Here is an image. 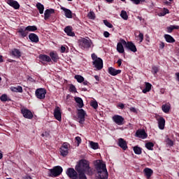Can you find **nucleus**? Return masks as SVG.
<instances>
[{
    "mask_svg": "<svg viewBox=\"0 0 179 179\" xmlns=\"http://www.w3.org/2000/svg\"><path fill=\"white\" fill-rule=\"evenodd\" d=\"M95 169L98 174L99 179H108V173L106 169V164H103V161L97 159L95 164Z\"/></svg>",
    "mask_w": 179,
    "mask_h": 179,
    "instance_id": "nucleus-1",
    "label": "nucleus"
},
{
    "mask_svg": "<svg viewBox=\"0 0 179 179\" xmlns=\"http://www.w3.org/2000/svg\"><path fill=\"white\" fill-rule=\"evenodd\" d=\"M76 171L77 173H85V174H91L92 169L90 166L89 161L87 159H80L78 164L76 165Z\"/></svg>",
    "mask_w": 179,
    "mask_h": 179,
    "instance_id": "nucleus-2",
    "label": "nucleus"
},
{
    "mask_svg": "<svg viewBox=\"0 0 179 179\" xmlns=\"http://www.w3.org/2000/svg\"><path fill=\"white\" fill-rule=\"evenodd\" d=\"M63 169L62 166H54L52 169H49L48 176L49 177H58L62 174Z\"/></svg>",
    "mask_w": 179,
    "mask_h": 179,
    "instance_id": "nucleus-3",
    "label": "nucleus"
},
{
    "mask_svg": "<svg viewBox=\"0 0 179 179\" xmlns=\"http://www.w3.org/2000/svg\"><path fill=\"white\" fill-rule=\"evenodd\" d=\"M122 43L123 45V46H124V48L128 50H130L132 52H137V48L136 45L132 43L131 41H126L124 39H122Z\"/></svg>",
    "mask_w": 179,
    "mask_h": 179,
    "instance_id": "nucleus-4",
    "label": "nucleus"
},
{
    "mask_svg": "<svg viewBox=\"0 0 179 179\" xmlns=\"http://www.w3.org/2000/svg\"><path fill=\"white\" fill-rule=\"evenodd\" d=\"M92 45V41L90 38H82L80 39V48L83 50L89 49Z\"/></svg>",
    "mask_w": 179,
    "mask_h": 179,
    "instance_id": "nucleus-5",
    "label": "nucleus"
},
{
    "mask_svg": "<svg viewBox=\"0 0 179 179\" xmlns=\"http://www.w3.org/2000/svg\"><path fill=\"white\" fill-rule=\"evenodd\" d=\"M66 174L70 179H78V173L73 168H67Z\"/></svg>",
    "mask_w": 179,
    "mask_h": 179,
    "instance_id": "nucleus-6",
    "label": "nucleus"
},
{
    "mask_svg": "<svg viewBox=\"0 0 179 179\" xmlns=\"http://www.w3.org/2000/svg\"><path fill=\"white\" fill-rule=\"evenodd\" d=\"M87 115L86 112L83 109H78V112L77 113V117H78V122L81 124L85 121V115Z\"/></svg>",
    "mask_w": 179,
    "mask_h": 179,
    "instance_id": "nucleus-7",
    "label": "nucleus"
},
{
    "mask_svg": "<svg viewBox=\"0 0 179 179\" xmlns=\"http://www.w3.org/2000/svg\"><path fill=\"white\" fill-rule=\"evenodd\" d=\"M92 64L96 70L100 71L103 67V59L98 57L96 59L92 62Z\"/></svg>",
    "mask_w": 179,
    "mask_h": 179,
    "instance_id": "nucleus-8",
    "label": "nucleus"
},
{
    "mask_svg": "<svg viewBox=\"0 0 179 179\" xmlns=\"http://www.w3.org/2000/svg\"><path fill=\"white\" fill-rule=\"evenodd\" d=\"M47 94V91L45 88H38L36 91V96L38 99H44L45 98V94Z\"/></svg>",
    "mask_w": 179,
    "mask_h": 179,
    "instance_id": "nucleus-9",
    "label": "nucleus"
},
{
    "mask_svg": "<svg viewBox=\"0 0 179 179\" xmlns=\"http://www.w3.org/2000/svg\"><path fill=\"white\" fill-rule=\"evenodd\" d=\"M113 121L117 125L121 126L124 124V118L120 115H115L112 117Z\"/></svg>",
    "mask_w": 179,
    "mask_h": 179,
    "instance_id": "nucleus-10",
    "label": "nucleus"
},
{
    "mask_svg": "<svg viewBox=\"0 0 179 179\" xmlns=\"http://www.w3.org/2000/svg\"><path fill=\"white\" fill-rule=\"evenodd\" d=\"M69 154V144L64 143L62 148H60V155L63 157H66Z\"/></svg>",
    "mask_w": 179,
    "mask_h": 179,
    "instance_id": "nucleus-11",
    "label": "nucleus"
},
{
    "mask_svg": "<svg viewBox=\"0 0 179 179\" xmlns=\"http://www.w3.org/2000/svg\"><path fill=\"white\" fill-rule=\"evenodd\" d=\"M22 114L26 119L31 120L34 117L31 111L27 108H23L21 110Z\"/></svg>",
    "mask_w": 179,
    "mask_h": 179,
    "instance_id": "nucleus-12",
    "label": "nucleus"
},
{
    "mask_svg": "<svg viewBox=\"0 0 179 179\" xmlns=\"http://www.w3.org/2000/svg\"><path fill=\"white\" fill-rule=\"evenodd\" d=\"M135 136L142 139H145L148 137V134L145 129H138L136 131Z\"/></svg>",
    "mask_w": 179,
    "mask_h": 179,
    "instance_id": "nucleus-13",
    "label": "nucleus"
},
{
    "mask_svg": "<svg viewBox=\"0 0 179 179\" xmlns=\"http://www.w3.org/2000/svg\"><path fill=\"white\" fill-rule=\"evenodd\" d=\"M122 72V70L120 69H115V68L110 66L108 69V73L112 76H116L119 74H120Z\"/></svg>",
    "mask_w": 179,
    "mask_h": 179,
    "instance_id": "nucleus-14",
    "label": "nucleus"
},
{
    "mask_svg": "<svg viewBox=\"0 0 179 179\" xmlns=\"http://www.w3.org/2000/svg\"><path fill=\"white\" fill-rule=\"evenodd\" d=\"M53 115L57 121L62 120L61 108L59 106H56V108H55V112L53 113Z\"/></svg>",
    "mask_w": 179,
    "mask_h": 179,
    "instance_id": "nucleus-15",
    "label": "nucleus"
},
{
    "mask_svg": "<svg viewBox=\"0 0 179 179\" xmlns=\"http://www.w3.org/2000/svg\"><path fill=\"white\" fill-rule=\"evenodd\" d=\"M118 146L123 150H126L128 148L127 141L122 138L118 139Z\"/></svg>",
    "mask_w": 179,
    "mask_h": 179,
    "instance_id": "nucleus-16",
    "label": "nucleus"
},
{
    "mask_svg": "<svg viewBox=\"0 0 179 179\" xmlns=\"http://www.w3.org/2000/svg\"><path fill=\"white\" fill-rule=\"evenodd\" d=\"M6 3L12 8H13L15 10L20 9V4L17 1L15 0H8Z\"/></svg>",
    "mask_w": 179,
    "mask_h": 179,
    "instance_id": "nucleus-17",
    "label": "nucleus"
},
{
    "mask_svg": "<svg viewBox=\"0 0 179 179\" xmlns=\"http://www.w3.org/2000/svg\"><path fill=\"white\" fill-rule=\"evenodd\" d=\"M157 123L159 129H164L166 120L163 117H160L159 118L157 119Z\"/></svg>",
    "mask_w": 179,
    "mask_h": 179,
    "instance_id": "nucleus-18",
    "label": "nucleus"
},
{
    "mask_svg": "<svg viewBox=\"0 0 179 179\" xmlns=\"http://www.w3.org/2000/svg\"><path fill=\"white\" fill-rule=\"evenodd\" d=\"M143 173L146 176V178L150 179L153 174V171L152 169H150V168H145L143 169Z\"/></svg>",
    "mask_w": 179,
    "mask_h": 179,
    "instance_id": "nucleus-19",
    "label": "nucleus"
},
{
    "mask_svg": "<svg viewBox=\"0 0 179 179\" xmlns=\"http://www.w3.org/2000/svg\"><path fill=\"white\" fill-rule=\"evenodd\" d=\"M62 10L64 11V16L69 19L72 18V11L70 9H68L64 7L61 8Z\"/></svg>",
    "mask_w": 179,
    "mask_h": 179,
    "instance_id": "nucleus-20",
    "label": "nucleus"
},
{
    "mask_svg": "<svg viewBox=\"0 0 179 179\" xmlns=\"http://www.w3.org/2000/svg\"><path fill=\"white\" fill-rule=\"evenodd\" d=\"M64 33H66V34H67L69 36H75V33L72 31V27L70 26L64 27Z\"/></svg>",
    "mask_w": 179,
    "mask_h": 179,
    "instance_id": "nucleus-21",
    "label": "nucleus"
},
{
    "mask_svg": "<svg viewBox=\"0 0 179 179\" xmlns=\"http://www.w3.org/2000/svg\"><path fill=\"white\" fill-rule=\"evenodd\" d=\"M123 45L124 44L122 43V40H121L120 42L117 43L116 50L120 54H123L124 52V49Z\"/></svg>",
    "mask_w": 179,
    "mask_h": 179,
    "instance_id": "nucleus-22",
    "label": "nucleus"
},
{
    "mask_svg": "<svg viewBox=\"0 0 179 179\" xmlns=\"http://www.w3.org/2000/svg\"><path fill=\"white\" fill-rule=\"evenodd\" d=\"M29 38L31 40L32 43H37L39 42V38L36 34H34V33L30 34L29 36Z\"/></svg>",
    "mask_w": 179,
    "mask_h": 179,
    "instance_id": "nucleus-23",
    "label": "nucleus"
},
{
    "mask_svg": "<svg viewBox=\"0 0 179 179\" xmlns=\"http://www.w3.org/2000/svg\"><path fill=\"white\" fill-rule=\"evenodd\" d=\"M55 13V10L52 8L50 9H46L45 10V20H48L52 14Z\"/></svg>",
    "mask_w": 179,
    "mask_h": 179,
    "instance_id": "nucleus-24",
    "label": "nucleus"
},
{
    "mask_svg": "<svg viewBox=\"0 0 179 179\" xmlns=\"http://www.w3.org/2000/svg\"><path fill=\"white\" fill-rule=\"evenodd\" d=\"M164 38L166 42L169 43H174L176 42L175 38L169 34H164Z\"/></svg>",
    "mask_w": 179,
    "mask_h": 179,
    "instance_id": "nucleus-25",
    "label": "nucleus"
},
{
    "mask_svg": "<svg viewBox=\"0 0 179 179\" xmlns=\"http://www.w3.org/2000/svg\"><path fill=\"white\" fill-rule=\"evenodd\" d=\"M162 110L164 113H169L171 110V104L165 103L162 106Z\"/></svg>",
    "mask_w": 179,
    "mask_h": 179,
    "instance_id": "nucleus-26",
    "label": "nucleus"
},
{
    "mask_svg": "<svg viewBox=\"0 0 179 179\" xmlns=\"http://www.w3.org/2000/svg\"><path fill=\"white\" fill-rule=\"evenodd\" d=\"M10 90L13 92H16V93H22L23 92V89L22 87V86H17V87H10Z\"/></svg>",
    "mask_w": 179,
    "mask_h": 179,
    "instance_id": "nucleus-27",
    "label": "nucleus"
},
{
    "mask_svg": "<svg viewBox=\"0 0 179 179\" xmlns=\"http://www.w3.org/2000/svg\"><path fill=\"white\" fill-rule=\"evenodd\" d=\"M18 33L21 35V36L22 38H25L27 37V36L28 35V31L27 29H26V28H20L19 30H18Z\"/></svg>",
    "mask_w": 179,
    "mask_h": 179,
    "instance_id": "nucleus-28",
    "label": "nucleus"
},
{
    "mask_svg": "<svg viewBox=\"0 0 179 179\" xmlns=\"http://www.w3.org/2000/svg\"><path fill=\"white\" fill-rule=\"evenodd\" d=\"M152 89V84L150 83H145V87L142 90L143 94L149 92Z\"/></svg>",
    "mask_w": 179,
    "mask_h": 179,
    "instance_id": "nucleus-29",
    "label": "nucleus"
},
{
    "mask_svg": "<svg viewBox=\"0 0 179 179\" xmlns=\"http://www.w3.org/2000/svg\"><path fill=\"white\" fill-rule=\"evenodd\" d=\"M36 8L39 10V13H40L41 15L43 14L44 10H45V7H44L43 4L38 2L36 4Z\"/></svg>",
    "mask_w": 179,
    "mask_h": 179,
    "instance_id": "nucleus-30",
    "label": "nucleus"
},
{
    "mask_svg": "<svg viewBox=\"0 0 179 179\" xmlns=\"http://www.w3.org/2000/svg\"><path fill=\"white\" fill-rule=\"evenodd\" d=\"M39 59L42 61L47 62H51V58L50 57V56L46 55H41L39 56Z\"/></svg>",
    "mask_w": 179,
    "mask_h": 179,
    "instance_id": "nucleus-31",
    "label": "nucleus"
},
{
    "mask_svg": "<svg viewBox=\"0 0 179 179\" xmlns=\"http://www.w3.org/2000/svg\"><path fill=\"white\" fill-rule=\"evenodd\" d=\"M167 33L171 34L174 29H179V26L178 25H171L166 27Z\"/></svg>",
    "mask_w": 179,
    "mask_h": 179,
    "instance_id": "nucleus-32",
    "label": "nucleus"
},
{
    "mask_svg": "<svg viewBox=\"0 0 179 179\" xmlns=\"http://www.w3.org/2000/svg\"><path fill=\"white\" fill-rule=\"evenodd\" d=\"M76 103H78V108H82L84 106L83 101L80 97H76Z\"/></svg>",
    "mask_w": 179,
    "mask_h": 179,
    "instance_id": "nucleus-33",
    "label": "nucleus"
},
{
    "mask_svg": "<svg viewBox=\"0 0 179 179\" xmlns=\"http://www.w3.org/2000/svg\"><path fill=\"white\" fill-rule=\"evenodd\" d=\"M120 16L124 20H127L129 17L127 11L124 10H121Z\"/></svg>",
    "mask_w": 179,
    "mask_h": 179,
    "instance_id": "nucleus-34",
    "label": "nucleus"
},
{
    "mask_svg": "<svg viewBox=\"0 0 179 179\" xmlns=\"http://www.w3.org/2000/svg\"><path fill=\"white\" fill-rule=\"evenodd\" d=\"M50 58L52 59V61H53L55 63H57L59 59L57 54L53 52H50Z\"/></svg>",
    "mask_w": 179,
    "mask_h": 179,
    "instance_id": "nucleus-35",
    "label": "nucleus"
},
{
    "mask_svg": "<svg viewBox=\"0 0 179 179\" xmlns=\"http://www.w3.org/2000/svg\"><path fill=\"white\" fill-rule=\"evenodd\" d=\"M12 55L17 58L21 57V52L18 49H13L12 51Z\"/></svg>",
    "mask_w": 179,
    "mask_h": 179,
    "instance_id": "nucleus-36",
    "label": "nucleus"
},
{
    "mask_svg": "<svg viewBox=\"0 0 179 179\" xmlns=\"http://www.w3.org/2000/svg\"><path fill=\"white\" fill-rule=\"evenodd\" d=\"M90 146H91V148L94 150L99 149L98 143H96V142H94V141H90Z\"/></svg>",
    "mask_w": 179,
    "mask_h": 179,
    "instance_id": "nucleus-37",
    "label": "nucleus"
},
{
    "mask_svg": "<svg viewBox=\"0 0 179 179\" xmlns=\"http://www.w3.org/2000/svg\"><path fill=\"white\" fill-rule=\"evenodd\" d=\"M155 144L152 142H148L145 143V148L149 150H153Z\"/></svg>",
    "mask_w": 179,
    "mask_h": 179,
    "instance_id": "nucleus-38",
    "label": "nucleus"
},
{
    "mask_svg": "<svg viewBox=\"0 0 179 179\" xmlns=\"http://www.w3.org/2000/svg\"><path fill=\"white\" fill-rule=\"evenodd\" d=\"M74 78H76V80H77V82L82 83L83 82H84V77L80 76V75H76L74 76Z\"/></svg>",
    "mask_w": 179,
    "mask_h": 179,
    "instance_id": "nucleus-39",
    "label": "nucleus"
},
{
    "mask_svg": "<svg viewBox=\"0 0 179 179\" xmlns=\"http://www.w3.org/2000/svg\"><path fill=\"white\" fill-rule=\"evenodd\" d=\"M134 152L136 155H141L142 153V150L140 148V147H137L136 145L135 147L133 148Z\"/></svg>",
    "mask_w": 179,
    "mask_h": 179,
    "instance_id": "nucleus-40",
    "label": "nucleus"
},
{
    "mask_svg": "<svg viewBox=\"0 0 179 179\" xmlns=\"http://www.w3.org/2000/svg\"><path fill=\"white\" fill-rule=\"evenodd\" d=\"M26 30H27V32H34L37 30V27L36 26H28L26 27Z\"/></svg>",
    "mask_w": 179,
    "mask_h": 179,
    "instance_id": "nucleus-41",
    "label": "nucleus"
},
{
    "mask_svg": "<svg viewBox=\"0 0 179 179\" xmlns=\"http://www.w3.org/2000/svg\"><path fill=\"white\" fill-rule=\"evenodd\" d=\"M103 22L104 25L106 27H107L108 28H109V29L113 28V25L110 22H109L107 20H103Z\"/></svg>",
    "mask_w": 179,
    "mask_h": 179,
    "instance_id": "nucleus-42",
    "label": "nucleus"
},
{
    "mask_svg": "<svg viewBox=\"0 0 179 179\" xmlns=\"http://www.w3.org/2000/svg\"><path fill=\"white\" fill-rule=\"evenodd\" d=\"M88 18L92 20H95L96 16L94 11H90V13H88Z\"/></svg>",
    "mask_w": 179,
    "mask_h": 179,
    "instance_id": "nucleus-43",
    "label": "nucleus"
},
{
    "mask_svg": "<svg viewBox=\"0 0 179 179\" xmlns=\"http://www.w3.org/2000/svg\"><path fill=\"white\" fill-rule=\"evenodd\" d=\"M86 172H78V179H87Z\"/></svg>",
    "mask_w": 179,
    "mask_h": 179,
    "instance_id": "nucleus-44",
    "label": "nucleus"
},
{
    "mask_svg": "<svg viewBox=\"0 0 179 179\" xmlns=\"http://www.w3.org/2000/svg\"><path fill=\"white\" fill-rule=\"evenodd\" d=\"M91 106L94 109H97V108H98V102L96 101H91Z\"/></svg>",
    "mask_w": 179,
    "mask_h": 179,
    "instance_id": "nucleus-45",
    "label": "nucleus"
},
{
    "mask_svg": "<svg viewBox=\"0 0 179 179\" xmlns=\"http://www.w3.org/2000/svg\"><path fill=\"white\" fill-rule=\"evenodd\" d=\"M0 99L2 102H6L8 101L7 94H2V96L0 97Z\"/></svg>",
    "mask_w": 179,
    "mask_h": 179,
    "instance_id": "nucleus-46",
    "label": "nucleus"
},
{
    "mask_svg": "<svg viewBox=\"0 0 179 179\" xmlns=\"http://www.w3.org/2000/svg\"><path fill=\"white\" fill-rule=\"evenodd\" d=\"M138 38L139 40V42L142 43L144 40V34L141 32H139V34L138 35Z\"/></svg>",
    "mask_w": 179,
    "mask_h": 179,
    "instance_id": "nucleus-47",
    "label": "nucleus"
},
{
    "mask_svg": "<svg viewBox=\"0 0 179 179\" xmlns=\"http://www.w3.org/2000/svg\"><path fill=\"white\" fill-rule=\"evenodd\" d=\"M70 92L76 93L77 90L74 85H70Z\"/></svg>",
    "mask_w": 179,
    "mask_h": 179,
    "instance_id": "nucleus-48",
    "label": "nucleus"
},
{
    "mask_svg": "<svg viewBox=\"0 0 179 179\" xmlns=\"http://www.w3.org/2000/svg\"><path fill=\"white\" fill-rule=\"evenodd\" d=\"M159 71V69L157 66H154L152 67V73H153V75H156Z\"/></svg>",
    "mask_w": 179,
    "mask_h": 179,
    "instance_id": "nucleus-49",
    "label": "nucleus"
},
{
    "mask_svg": "<svg viewBox=\"0 0 179 179\" xmlns=\"http://www.w3.org/2000/svg\"><path fill=\"white\" fill-rule=\"evenodd\" d=\"M166 142L169 146H173V141L171 139H169V138H166Z\"/></svg>",
    "mask_w": 179,
    "mask_h": 179,
    "instance_id": "nucleus-50",
    "label": "nucleus"
},
{
    "mask_svg": "<svg viewBox=\"0 0 179 179\" xmlns=\"http://www.w3.org/2000/svg\"><path fill=\"white\" fill-rule=\"evenodd\" d=\"M91 57H92V59L93 60V62H94L95 60L99 59V57H97V56L95 53H92L91 55Z\"/></svg>",
    "mask_w": 179,
    "mask_h": 179,
    "instance_id": "nucleus-51",
    "label": "nucleus"
},
{
    "mask_svg": "<svg viewBox=\"0 0 179 179\" xmlns=\"http://www.w3.org/2000/svg\"><path fill=\"white\" fill-rule=\"evenodd\" d=\"M76 141H77V144L79 145L81 143V138L80 136H76Z\"/></svg>",
    "mask_w": 179,
    "mask_h": 179,
    "instance_id": "nucleus-52",
    "label": "nucleus"
},
{
    "mask_svg": "<svg viewBox=\"0 0 179 179\" xmlns=\"http://www.w3.org/2000/svg\"><path fill=\"white\" fill-rule=\"evenodd\" d=\"M130 1L134 5H139V0H130Z\"/></svg>",
    "mask_w": 179,
    "mask_h": 179,
    "instance_id": "nucleus-53",
    "label": "nucleus"
},
{
    "mask_svg": "<svg viewBox=\"0 0 179 179\" xmlns=\"http://www.w3.org/2000/svg\"><path fill=\"white\" fill-rule=\"evenodd\" d=\"M103 36L105 38H108L110 36V33L108 31H104L103 32Z\"/></svg>",
    "mask_w": 179,
    "mask_h": 179,
    "instance_id": "nucleus-54",
    "label": "nucleus"
},
{
    "mask_svg": "<svg viewBox=\"0 0 179 179\" xmlns=\"http://www.w3.org/2000/svg\"><path fill=\"white\" fill-rule=\"evenodd\" d=\"M122 63V59H118L117 61V64H118V66H121Z\"/></svg>",
    "mask_w": 179,
    "mask_h": 179,
    "instance_id": "nucleus-55",
    "label": "nucleus"
},
{
    "mask_svg": "<svg viewBox=\"0 0 179 179\" xmlns=\"http://www.w3.org/2000/svg\"><path fill=\"white\" fill-rule=\"evenodd\" d=\"M90 85V83L87 80L83 81V85L84 86H88Z\"/></svg>",
    "mask_w": 179,
    "mask_h": 179,
    "instance_id": "nucleus-56",
    "label": "nucleus"
},
{
    "mask_svg": "<svg viewBox=\"0 0 179 179\" xmlns=\"http://www.w3.org/2000/svg\"><path fill=\"white\" fill-rule=\"evenodd\" d=\"M129 110L131 112H133V113L137 112L136 108L135 107H131V108H129Z\"/></svg>",
    "mask_w": 179,
    "mask_h": 179,
    "instance_id": "nucleus-57",
    "label": "nucleus"
},
{
    "mask_svg": "<svg viewBox=\"0 0 179 179\" xmlns=\"http://www.w3.org/2000/svg\"><path fill=\"white\" fill-rule=\"evenodd\" d=\"M169 9H166L165 13H163L162 14H161V16H165L166 14H169Z\"/></svg>",
    "mask_w": 179,
    "mask_h": 179,
    "instance_id": "nucleus-58",
    "label": "nucleus"
},
{
    "mask_svg": "<svg viewBox=\"0 0 179 179\" xmlns=\"http://www.w3.org/2000/svg\"><path fill=\"white\" fill-rule=\"evenodd\" d=\"M60 51H62V53H64L66 51V48L64 46H62V48H60Z\"/></svg>",
    "mask_w": 179,
    "mask_h": 179,
    "instance_id": "nucleus-59",
    "label": "nucleus"
},
{
    "mask_svg": "<svg viewBox=\"0 0 179 179\" xmlns=\"http://www.w3.org/2000/svg\"><path fill=\"white\" fill-rule=\"evenodd\" d=\"M118 107L120 109H124V103H120V104H118Z\"/></svg>",
    "mask_w": 179,
    "mask_h": 179,
    "instance_id": "nucleus-60",
    "label": "nucleus"
},
{
    "mask_svg": "<svg viewBox=\"0 0 179 179\" xmlns=\"http://www.w3.org/2000/svg\"><path fill=\"white\" fill-rule=\"evenodd\" d=\"M164 47H165L164 43H161L160 45H159V48L164 49Z\"/></svg>",
    "mask_w": 179,
    "mask_h": 179,
    "instance_id": "nucleus-61",
    "label": "nucleus"
},
{
    "mask_svg": "<svg viewBox=\"0 0 179 179\" xmlns=\"http://www.w3.org/2000/svg\"><path fill=\"white\" fill-rule=\"evenodd\" d=\"M94 79H95L96 81H99V76H97V75H95V76H94Z\"/></svg>",
    "mask_w": 179,
    "mask_h": 179,
    "instance_id": "nucleus-62",
    "label": "nucleus"
},
{
    "mask_svg": "<svg viewBox=\"0 0 179 179\" xmlns=\"http://www.w3.org/2000/svg\"><path fill=\"white\" fill-rule=\"evenodd\" d=\"M176 76L177 80L179 82V73H176Z\"/></svg>",
    "mask_w": 179,
    "mask_h": 179,
    "instance_id": "nucleus-63",
    "label": "nucleus"
},
{
    "mask_svg": "<svg viewBox=\"0 0 179 179\" xmlns=\"http://www.w3.org/2000/svg\"><path fill=\"white\" fill-rule=\"evenodd\" d=\"M23 179H32L31 176H24Z\"/></svg>",
    "mask_w": 179,
    "mask_h": 179,
    "instance_id": "nucleus-64",
    "label": "nucleus"
}]
</instances>
